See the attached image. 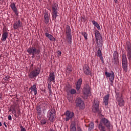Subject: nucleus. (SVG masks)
Listing matches in <instances>:
<instances>
[{
    "instance_id": "11",
    "label": "nucleus",
    "mask_w": 131,
    "mask_h": 131,
    "mask_svg": "<svg viewBox=\"0 0 131 131\" xmlns=\"http://www.w3.org/2000/svg\"><path fill=\"white\" fill-rule=\"evenodd\" d=\"M116 101L118 103V105L120 106V107H122V106H124V100L122 98V97L119 96V94H117L116 95Z\"/></svg>"
},
{
    "instance_id": "26",
    "label": "nucleus",
    "mask_w": 131,
    "mask_h": 131,
    "mask_svg": "<svg viewBox=\"0 0 131 131\" xmlns=\"http://www.w3.org/2000/svg\"><path fill=\"white\" fill-rule=\"evenodd\" d=\"M95 42L97 47H100V46H102V45H103V38L95 39Z\"/></svg>"
},
{
    "instance_id": "43",
    "label": "nucleus",
    "mask_w": 131,
    "mask_h": 131,
    "mask_svg": "<svg viewBox=\"0 0 131 131\" xmlns=\"http://www.w3.org/2000/svg\"><path fill=\"white\" fill-rule=\"evenodd\" d=\"M12 110H13V112H12V114H13V113H16V108H15V107H13Z\"/></svg>"
},
{
    "instance_id": "34",
    "label": "nucleus",
    "mask_w": 131,
    "mask_h": 131,
    "mask_svg": "<svg viewBox=\"0 0 131 131\" xmlns=\"http://www.w3.org/2000/svg\"><path fill=\"white\" fill-rule=\"evenodd\" d=\"M36 110L38 115H40L41 114V107H40V105L37 106Z\"/></svg>"
},
{
    "instance_id": "4",
    "label": "nucleus",
    "mask_w": 131,
    "mask_h": 131,
    "mask_svg": "<svg viewBox=\"0 0 131 131\" xmlns=\"http://www.w3.org/2000/svg\"><path fill=\"white\" fill-rule=\"evenodd\" d=\"M39 73H40V68H35L30 73V74H29V77L30 78H35L38 76Z\"/></svg>"
},
{
    "instance_id": "31",
    "label": "nucleus",
    "mask_w": 131,
    "mask_h": 131,
    "mask_svg": "<svg viewBox=\"0 0 131 131\" xmlns=\"http://www.w3.org/2000/svg\"><path fill=\"white\" fill-rule=\"evenodd\" d=\"M66 72L67 74H70L72 72V68L71 66L67 67Z\"/></svg>"
},
{
    "instance_id": "21",
    "label": "nucleus",
    "mask_w": 131,
    "mask_h": 131,
    "mask_svg": "<svg viewBox=\"0 0 131 131\" xmlns=\"http://www.w3.org/2000/svg\"><path fill=\"white\" fill-rule=\"evenodd\" d=\"M8 36H9L8 32L3 30L1 40H2V41H6Z\"/></svg>"
},
{
    "instance_id": "23",
    "label": "nucleus",
    "mask_w": 131,
    "mask_h": 131,
    "mask_svg": "<svg viewBox=\"0 0 131 131\" xmlns=\"http://www.w3.org/2000/svg\"><path fill=\"white\" fill-rule=\"evenodd\" d=\"M96 56L100 58L102 63H104V58H103V55H102V51L101 50L98 49L97 51V53H96Z\"/></svg>"
},
{
    "instance_id": "13",
    "label": "nucleus",
    "mask_w": 131,
    "mask_h": 131,
    "mask_svg": "<svg viewBox=\"0 0 131 131\" xmlns=\"http://www.w3.org/2000/svg\"><path fill=\"white\" fill-rule=\"evenodd\" d=\"M100 106V101L97 99L94 100V102L93 106V111L96 113V112H99V107Z\"/></svg>"
},
{
    "instance_id": "40",
    "label": "nucleus",
    "mask_w": 131,
    "mask_h": 131,
    "mask_svg": "<svg viewBox=\"0 0 131 131\" xmlns=\"http://www.w3.org/2000/svg\"><path fill=\"white\" fill-rule=\"evenodd\" d=\"M40 123L41 124H46L47 123V121H46V119H42L41 120Z\"/></svg>"
},
{
    "instance_id": "45",
    "label": "nucleus",
    "mask_w": 131,
    "mask_h": 131,
    "mask_svg": "<svg viewBox=\"0 0 131 131\" xmlns=\"http://www.w3.org/2000/svg\"><path fill=\"white\" fill-rule=\"evenodd\" d=\"M8 118L9 120H11L12 119V116H11V115H9L8 116Z\"/></svg>"
},
{
    "instance_id": "42",
    "label": "nucleus",
    "mask_w": 131,
    "mask_h": 131,
    "mask_svg": "<svg viewBox=\"0 0 131 131\" xmlns=\"http://www.w3.org/2000/svg\"><path fill=\"white\" fill-rule=\"evenodd\" d=\"M10 78H11L10 76H6L5 77V78H4V79H5V80L8 81V80H9V79H10Z\"/></svg>"
},
{
    "instance_id": "25",
    "label": "nucleus",
    "mask_w": 131,
    "mask_h": 131,
    "mask_svg": "<svg viewBox=\"0 0 131 131\" xmlns=\"http://www.w3.org/2000/svg\"><path fill=\"white\" fill-rule=\"evenodd\" d=\"M45 36L48 37L50 40H52L53 41H56V38L53 36V35L49 34L48 33H45Z\"/></svg>"
},
{
    "instance_id": "32",
    "label": "nucleus",
    "mask_w": 131,
    "mask_h": 131,
    "mask_svg": "<svg viewBox=\"0 0 131 131\" xmlns=\"http://www.w3.org/2000/svg\"><path fill=\"white\" fill-rule=\"evenodd\" d=\"M112 62L113 65H118L119 64V59L118 58L113 59Z\"/></svg>"
},
{
    "instance_id": "35",
    "label": "nucleus",
    "mask_w": 131,
    "mask_h": 131,
    "mask_svg": "<svg viewBox=\"0 0 131 131\" xmlns=\"http://www.w3.org/2000/svg\"><path fill=\"white\" fill-rule=\"evenodd\" d=\"M113 59H118V53L117 52L115 51L113 53Z\"/></svg>"
},
{
    "instance_id": "5",
    "label": "nucleus",
    "mask_w": 131,
    "mask_h": 131,
    "mask_svg": "<svg viewBox=\"0 0 131 131\" xmlns=\"http://www.w3.org/2000/svg\"><path fill=\"white\" fill-rule=\"evenodd\" d=\"M105 75L106 78H108L111 83V85H113V81L114 78H115V74L113 71H111V73L108 72H105Z\"/></svg>"
},
{
    "instance_id": "3",
    "label": "nucleus",
    "mask_w": 131,
    "mask_h": 131,
    "mask_svg": "<svg viewBox=\"0 0 131 131\" xmlns=\"http://www.w3.org/2000/svg\"><path fill=\"white\" fill-rule=\"evenodd\" d=\"M66 38L70 45L72 43V35H71V28L69 25L66 26Z\"/></svg>"
},
{
    "instance_id": "10",
    "label": "nucleus",
    "mask_w": 131,
    "mask_h": 131,
    "mask_svg": "<svg viewBox=\"0 0 131 131\" xmlns=\"http://www.w3.org/2000/svg\"><path fill=\"white\" fill-rule=\"evenodd\" d=\"M56 115L55 109L52 108L51 111H49L47 113V117L50 121H54V117Z\"/></svg>"
},
{
    "instance_id": "20",
    "label": "nucleus",
    "mask_w": 131,
    "mask_h": 131,
    "mask_svg": "<svg viewBox=\"0 0 131 131\" xmlns=\"http://www.w3.org/2000/svg\"><path fill=\"white\" fill-rule=\"evenodd\" d=\"M110 97V95L107 94L104 96L103 98V103L105 106H108V104H109V98Z\"/></svg>"
},
{
    "instance_id": "12",
    "label": "nucleus",
    "mask_w": 131,
    "mask_h": 131,
    "mask_svg": "<svg viewBox=\"0 0 131 131\" xmlns=\"http://www.w3.org/2000/svg\"><path fill=\"white\" fill-rule=\"evenodd\" d=\"M83 94L85 99H88V97L91 96L92 94L91 93V89L90 88V86H88L87 88L84 87L83 88Z\"/></svg>"
},
{
    "instance_id": "14",
    "label": "nucleus",
    "mask_w": 131,
    "mask_h": 131,
    "mask_svg": "<svg viewBox=\"0 0 131 131\" xmlns=\"http://www.w3.org/2000/svg\"><path fill=\"white\" fill-rule=\"evenodd\" d=\"M65 115L66 116V121H69V120H70V119H72V117L74 116V113L69 111H67L66 112Z\"/></svg>"
},
{
    "instance_id": "24",
    "label": "nucleus",
    "mask_w": 131,
    "mask_h": 131,
    "mask_svg": "<svg viewBox=\"0 0 131 131\" xmlns=\"http://www.w3.org/2000/svg\"><path fill=\"white\" fill-rule=\"evenodd\" d=\"M82 83V79L79 78L76 84V90L77 91L80 90V87L81 86Z\"/></svg>"
},
{
    "instance_id": "27",
    "label": "nucleus",
    "mask_w": 131,
    "mask_h": 131,
    "mask_svg": "<svg viewBox=\"0 0 131 131\" xmlns=\"http://www.w3.org/2000/svg\"><path fill=\"white\" fill-rule=\"evenodd\" d=\"M44 19L46 24H48L50 21V16H49V13H48V12L45 13Z\"/></svg>"
},
{
    "instance_id": "39",
    "label": "nucleus",
    "mask_w": 131,
    "mask_h": 131,
    "mask_svg": "<svg viewBox=\"0 0 131 131\" xmlns=\"http://www.w3.org/2000/svg\"><path fill=\"white\" fill-rule=\"evenodd\" d=\"M94 126H95V124H94V123L92 122L89 124V128H91V129H93Z\"/></svg>"
},
{
    "instance_id": "56",
    "label": "nucleus",
    "mask_w": 131,
    "mask_h": 131,
    "mask_svg": "<svg viewBox=\"0 0 131 131\" xmlns=\"http://www.w3.org/2000/svg\"><path fill=\"white\" fill-rule=\"evenodd\" d=\"M49 131H53V129H50L49 130Z\"/></svg>"
},
{
    "instance_id": "60",
    "label": "nucleus",
    "mask_w": 131,
    "mask_h": 131,
    "mask_svg": "<svg viewBox=\"0 0 131 131\" xmlns=\"http://www.w3.org/2000/svg\"><path fill=\"white\" fill-rule=\"evenodd\" d=\"M11 111V110H9V112Z\"/></svg>"
},
{
    "instance_id": "19",
    "label": "nucleus",
    "mask_w": 131,
    "mask_h": 131,
    "mask_svg": "<svg viewBox=\"0 0 131 131\" xmlns=\"http://www.w3.org/2000/svg\"><path fill=\"white\" fill-rule=\"evenodd\" d=\"M55 76L54 72L50 73L48 78V79L49 80L50 82H55Z\"/></svg>"
},
{
    "instance_id": "6",
    "label": "nucleus",
    "mask_w": 131,
    "mask_h": 131,
    "mask_svg": "<svg viewBox=\"0 0 131 131\" xmlns=\"http://www.w3.org/2000/svg\"><path fill=\"white\" fill-rule=\"evenodd\" d=\"M122 65L123 70L125 72H126L127 71V58H126V55H125V54H122Z\"/></svg>"
},
{
    "instance_id": "58",
    "label": "nucleus",
    "mask_w": 131,
    "mask_h": 131,
    "mask_svg": "<svg viewBox=\"0 0 131 131\" xmlns=\"http://www.w3.org/2000/svg\"><path fill=\"white\" fill-rule=\"evenodd\" d=\"M0 58H2V56H1V55L0 54Z\"/></svg>"
},
{
    "instance_id": "16",
    "label": "nucleus",
    "mask_w": 131,
    "mask_h": 131,
    "mask_svg": "<svg viewBox=\"0 0 131 131\" xmlns=\"http://www.w3.org/2000/svg\"><path fill=\"white\" fill-rule=\"evenodd\" d=\"M10 7L12 10L13 12L15 13L16 16H19V13H18V9H17V7H16V4L12 3L10 4Z\"/></svg>"
},
{
    "instance_id": "46",
    "label": "nucleus",
    "mask_w": 131,
    "mask_h": 131,
    "mask_svg": "<svg viewBox=\"0 0 131 131\" xmlns=\"http://www.w3.org/2000/svg\"><path fill=\"white\" fill-rule=\"evenodd\" d=\"M57 54H58V55H61V54H62V52H61L60 51H58L57 52Z\"/></svg>"
},
{
    "instance_id": "1",
    "label": "nucleus",
    "mask_w": 131,
    "mask_h": 131,
    "mask_svg": "<svg viewBox=\"0 0 131 131\" xmlns=\"http://www.w3.org/2000/svg\"><path fill=\"white\" fill-rule=\"evenodd\" d=\"M111 127V123L108 119L106 118H102L98 125V128L100 131H106V128L110 129Z\"/></svg>"
},
{
    "instance_id": "2",
    "label": "nucleus",
    "mask_w": 131,
    "mask_h": 131,
    "mask_svg": "<svg viewBox=\"0 0 131 131\" xmlns=\"http://www.w3.org/2000/svg\"><path fill=\"white\" fill-rule=\"evenodd\" d=\"M58 7H59V6L58 5V4H57L56 3H53V4L52 5V20H55V21H56V19H57V17H58V16H59V12H58Z\"/></svg>"
},
{
    "instance_id": "48",
    "label": "nucleus",
    "mask_w": 131,
    "mask_h": 131,
    "mask_svg": "<svg viewBox=\"0 0 131 131\" xmlns=\"http://www.w3.org/2000/svg\"><path fill=\"white\" fill-rule=\"evenodd\" d=\"M69 101L70 103H72V102H73L72 99H69Z\"/></svg>"
},
{
    "instance_id": "57",
    "label": "nucleus",
    "mask_w": 131,
    "mask_h": 131,
    "mask_svg": "<svg viewBox=\"0 0 131 131\" xmlns=\"http://www.w3.org/2000/svg\"><path fill=\"white\" fill-rule=\"evenodd\" d=\"M32 67H33V64H31V66Z\"/></svg>"
},
{
    "instance_id": "18",
    "label": "nucleus",
    "mask_w": 131,
    "mask_h": 131,
    "mask_svg": "<svg viewBox=\"0 0 131 131\" xmlns=\"http://www.w3.org/2000/svg\"><path fill=\"white\" fill-rule=\"evenodd\" d=\"M84 74L85 75H90L91 74V70H90V67L88 64H84L83 68Z\"/></svg>"
},
{
    "instance_id": "17",
    "label": "nucleus",
    "mask_w": 131,
    "mask_h": 131,
    "mask_svg": "<svg viewBox=\"0 0 131 131\" xmlns=\"http://www.w3.org/2000/svg\"><path fill=\"white\" fill-rule=\"evenodd\" d=\"M29 91H30L31 94L32 92H34V94L35 96L37 94V88H36V83H35L33 85H31L29 88Z\"/></svg>"
},
{
    "instance_id": "36",
    "label": "nucleus",
    "mask_w": 131,
    "mask_h": 131,
    "mask_svg": "<svg viewBox=\"0 0 131 131\" xmlns=\"http://www.w3.org/2000/svg\"><path fill=\"white\" fill-rule=\"evenodd\" d=\"M81 34L83 35V36H84V39H85V40H88V33L84 32H82Z\"/></svg>"
},
{
    "instance_id": "28",
    "label": "nucleus",
    "mask_w": 131,
    "mask_h": 131,
    "mask_svg": "<svg viewBox=\"0 0 131 131\" xmlns=\"http://www.w3.org/2000/svg\"><path fill=\"white\" fill-rule=\"evenodd\" d=\"M95 39H98L99 38H102V35L100 33L99 31L96 30L95 31Z\"/></svg>"
},
{
    "instance_id": "50",
    "label": "nucleus",
    "mask_w": 131,
    "mask_h": 131,
    "mask_svg": "<svg viewBox=\"0 0 131 131\" xmlns=\"http://www.w3.org/2000/svg\"><path fill=\"white\" fill-rule=\"evenodd\" d=\"M78 131H82V130H81V128H80V127L78 128Z\"/></svg>"
},
{
    "instance_id": "41",
    "label": "nucleus",
    "mask_w": 131,
    "mask_h": 131,
    "mask_svg": "<svg viewBox=\"0 0 131 131\" xmlns=\"http://www.w3.org/2000/svg\"><path fill=\"white\" fill-rule=\"evenodd\" d=\"M20 131H26V129H25V127H23V126H22V125H20Z\"/></svg>"
},
{
    "instance_id": "8",
    "label": "nucleus",
    "mask_w": 131,
    "mask_h": 131,
    "mask_svg": "<svg viewBox=\"0 0 131 131\" xmlns=\"http://www.w3.org/2000/svg\"><path fill=\"white\" fill-rule=\"evenodd\" d=\"M76 106L79 108V109H84V101L81 98H78L75 101Z\"/></svg>"
},
{
    "instance_id": "9",
    "label": "nucleus",
    "mask_w": 131,
    "mask_h": 131,
    "mask_svg": "<svg viewBox=\"0 0 131 131\" xmlns=\"http://www.w3.org/2000/svg\"><path fill=\"white\" fill-rule=\"evenodd\" d=\"M27 51L28 54L31 55H39V53H40V50L36 49L35 47H30L27 49Z\"/></svg>"
},
{
    "instance_id": "53",
    "label": "nucleus",
    "mask_w": 131,
    "mask_h": 131,
    "mask_svg": "<svg viewBox=\"0 0 131 131\" xmlns=\"http://www.w3.org/2000/svg\"><path fill=\"white\" fill-rule=\"evenodd\" d=\"M4 125H5V126L6 127H7V124H6V122H4Z\"/></svg>"
},
{
    "instance_id": "38",
    "label": "nucleus",
    "mask_w": 131,
    "mask_h": 131,
    "mask_svg": "<svg viewBox=\"0 0 131 131\" xmlns=\"http://www.w3.org/2000/svg\"><path fill=\"white\" fill-rule=\"evenodd\" d=\"M48 91H49V94H52V89H51V84L48 83Z\"/></svg>"
},
{
    "instance_id": "47",
    "label": "nucleus",
    "mask_w": 131,
    "mask_h": 131,
    "mask_svg": "<svg viewBox=\"0 0 131 131\" xmlns=\"http://www.w3.org/2000/svg\"><path fill=\"white\" fill-rule=\"evenodd\" d=\"M115 4H118V0H114Z\"/></svg>"
},
{
    "instance_id": "55",
    "label": "nucleus",
    "mask_w": 131,
    "mask_h": 131,
    "mask_svg": "<svg viewBox=\"0 0 131 131\" xmlns=\"http://www.w3.org/2000/svg\"><path fill=\"white\" fill-rule=\"evenodd\" d=\"M2 122H0V126H2Z\"/></svg>"
},
{
    "instance_id": "61",
    "label": "nucleus",
    "mask_w": 131,
    "mask_h": 131,
    "mask_svg": "<svg viewBox=\"0 0 131 131\" xmlns=\"http://www.w3.org/2000/svg\"><path fill=\"white\" fill-rule=\"evenodd\" d=\"M0 99H1V96H0Z\"/></svg>"
},
{
    "instance_id": "44",
    "label": "nucleus",
    "mask_w": 131,
    "mask_h": 131,
    "mask_svg": "<svg viewBox=\"0 0 131 131\" xmlns=\"http://www.w3.org/2000/svg\"><path fill=\"white\" fill-rule=\"evenodd\" d=\"M12 109H13V108H15V109H16L17 108V105L16 104H13L11 106Z\"/></svg>"
},
{
    "instance_id": "59",
    "label": "nucleus",
    "mask_w": 131,
    "mask_h": 131,
    "mask_svg": "<svg viewBox=\"0 0 131 131\" xmlns=\"http://www.w3.org/2000/svg\"><path fill=\"white\" fill-rule=\"evenodd\" d=\"M39 2H41V1H42V0H39Z\"/></svg>"
},
{
    "instance_id": "33",
    "label": "nucleus",
    "mask_w": 131,
    "mask_h": 131,
    "mask_svg": "<svg viewBox=\"0 0 131 131\" xmlns=\"http://www.w3.org/2000/svg\"><path fill=\"white\" fill-rule=\"evenodd\" d=\"M71 85H70V84H68V85H67L66 86V91L67 93H69V92H70V91L71 90Z\"/></svg>"
},
{
    "instance_id": "15",
    "label": "nucleus",
    "mask_w": 131,
    "mask_h": 131,
    "mask_svg": "<svg viewBox=\"0 0 131 131\" xmlns=\"http://www.w3.org/2000/svg\"><path fill=\"white\" fill-rule=\"evenodd\" d=\"M22 22L20 19H18L17 21L14 23L13 25V29L15 30L19 29V28H21L22 27Z\"/></svg>"
},
{
    "instance_id": "29",
    "label": "nucleus",
    "mask_w": 131,
    "mask_h": 131,
    "mask_svg": "<svg viewBox=\"0 0 131 131\" xmlns=\"http://www.w3.org/2000/svg\"><path fill=\"white\" fill-rule=\"evenodd\" d=\"M92 22L93 25L94 26H95V27H96L98 30H101V27H100V25H99V24L98 23H97L95 20H92Z\"/></svg>"
},
{
    "instance_id": "37",
    "label": "nucleus",
    "mask_w": 131,
    "mask_h": 131,
    "mask_svg": "<svg viewBox=\"0 0 131 131\" xmlns=\"http://www.w3.org/2000/svg\"><path fill=\"white\" fill-rule=\"evenodd\" d=\"M69 93H70L71 95H75V94L76 93V90H75V89H72L70 91Z\"/></svg>"
},
{
    "instance_id": "51",
    "label": "nucleus",
    "mask_w": 131,
    "mask_h": 131,
    "mask_svg": "<svg viewBox=\"0 0 131 131\" xmlns=\"http://www.w3.org/2000/svg\"><path fill=\"white\" fill-rule=\"evenodd\" d=\"M15 117H17V114L16 113H13Z\"/></svg>"
},
{
    "instance_id": "52",
    "label": "nucleus",
    "mask_w": 131,
    "mask_h": 131,
    "mask_svg": "<svg viewBox=\"0 0 131 131\" xmlns=\"http://www.w3.org/2000/svg\"><path fill=\"white\" fill-rule=\"evenodd\" d=\"M94 43H95V40L93 39V45H94Z\"/></svg>"
},
{
    "instance_id": "30",
    "label": "nucleus",
    "mask_w": 131,
    "mask_h": 131,
    "mask_svg": "<svg viewBox=\"0 0 131 131\" xmlns=\"http://www.w3.org/2000/svg\"><path fill=\"white\" fill-rule=\"evenodd\" d=\"M70 128L71 131H76V127H75V122H73L71 124Z\"/></svg>"
},
{
    "instance_id": "49",
    "label": "nucleus",
    "mask_w": 131,
    "mask_h": 131,
    "mask_svg": "<svg viewBox=\"0 0 131 131\" xmlns=\"http://www.w3.org/2000/svg\"><path fill=\"white\" fill-rule=\"evenodd\" d=\"M17 111H18L17 112L18 115H20V110H18Z\"/></svg>"
},
{
    "instance_id": "54",
    "label": "nucleus",
    "mask_w": 131,
    "mask_h": 131,
    "mask_svg": "<svg viewBox=\"0 0 131 131\" xmlns=\"http://www.w3.org/2000/svg\"><path fill=\"white\" fill-rule=\"evenodd\" d=\"M35 54H34V55H32V58H34V56H35Z\"/></svg>"
},
{
    "instance_id": "22",
    "label": "nucleus",
    "mask_w": 131,
    "mask_h": 131,
    "mask_svg": "<svg viewBox=\"0 0 131 131\" xmlns=\"http://www.w3.org/2000/svg\"><path fill=\"white\" fill-rule=\"evenodd\" d=\"M40 106L44 111L46 109H48V107H49V102L47 101H44L40 104Z\"/></svg>"
},
{
    "instance_id": "7",
    "label": "nucleus",
    "mask_w": 131,
    "mask_h": 131,
    "mask_svg": "<svg viewBox=\"0 0 131 131\" xmlns=\"http://www.w3.org/2000/svg\"><path fill=\"white\" fill-rule=\"evenodd\" d=\"M126 49L127 58L129 61L131 60V43L129 41H127L126 43Z\"/></svg>"
}]
</instances>
